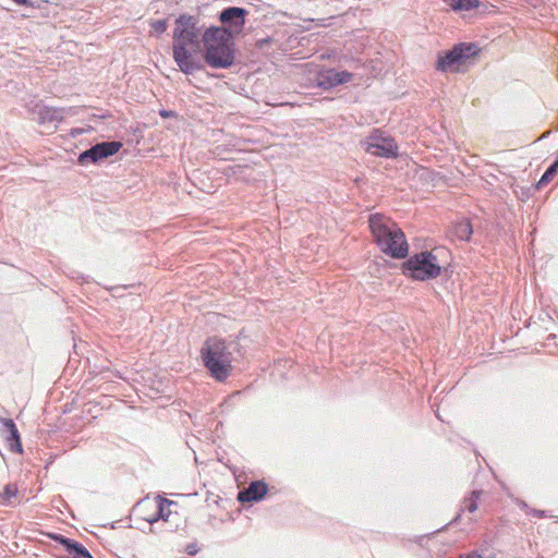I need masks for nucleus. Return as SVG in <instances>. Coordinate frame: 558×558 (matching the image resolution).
<instances>
[{
  "label": "nucleus",
  "mask_w": 558,
  "mask_h": 558,
  "mask_svg": "<svg viewBox=\"0 0 558 558\" xmlns=\"http://www.w3.org/2000/svg\"><path fill=\"white\" fill-rule=\"evenodd\" d=\"M373 236L385 254L393 258H403L408 254V243L402 230L389 218L373 215L369 218Z\"/></svg>",
  "instance_id": "nucleus-1"
},
{
  "label": "nucleus",
  "mask_w": 558,
  "mask_h": 558,
  "mask_svg": "<svg viewBox=\"0 0 558 558\" xmlns=\"http://www.w3.org/2000/svg\"><path fill=\"white\" fill-rule=\"evenodd\" d=\"M204 365L210 375L222 381L232 371L231 344L225 340L213 337L205 341L201 350Z\"/></svg>",
  "instance_id": "nucleus-2"
},
{
  "label": "nucleus",
  "mask_w": 558,
  "mask_h": 558,
  "mask_svg": "<svg viewBox=\"0 0 558 558\" xmlns=\"http://www.w3.org/2000/svg\"><path fill=\"white\" fill-rule=\"evenodd\" d=\"M205 61L215 69H227L233 63L232 41L225 28L211 27L203 37Z\"/></svg>",
  "instance_id": "nucleus-3"
},
{
  "label": "nucleus",
  "mask_w": 558,
  "mask_h": 558,
  "mask_svg": "<svg viewBox=\"0 0 558 558\" xmlns=\"http://www.w3.org/2000/svg\"><path fill=\"white\" fill-rule=\"evenodd\" d=\"M477 52V46L474 44L456 45L451 50L438 56L436 68L445 73L465 72Z\"/></svg>",
  "instance_id": "nucleus-4"
},
{
  "label": "nucleus",
  "mask_w": 558,
  "mask_h": 558,
  "mask_svg": "<svg viewBox=\"0 0 558 558\" xmlns=\"http://www.w3.org/2000/svg\"><path fill=\"white\" fill-rule=\"evenodd\" d=\"M405 271L415 280H429L439 276L441 266L434 252H422L409 258Z\"/></svg>",
  "instance_id": "nucleus-5"
},
{
  "label": "nucleus",
  "mask_w": 558,
  "mask_h": 558,
  "mask_svg": "<svg viewBox=\"0 0 558 558\" xmlns=\"http://www.w3.org/2000/svg\"><path fill=\"white\" fill-rule=\"evenodd\" d=\"M199 51L201 43L173 46V59L183 73L191 74L201 69Z\"/></svg>",
  "instance_id": "nucleus-6"
},
{
  "label": "nucleus",
  "mask_w": 558,
  "mask_h": 558,
  "mask_svg": "<svg viewBox=\"0 0 558 558\" xmlns=\"http://www.w3.org/2000/svg\"><path fill=\"white\" fill-rule=\"evenodd\" d=\"M199 34L194 17L181 15L175 21L173 31V46L198 44Z\"/></svg>",
  "instance_id": "nucleus-7"
},
{
  "label": "nucleus",
  "mask_w": 558,
  "mask_h": 558,
  "mask_svg": "<svg viewBox=\"0 0 558 558\" xmlns=\"http://www.w3.org/2000/svg\"><path fill=\"white\" fill-rule=\"evenodd\" d=\"M122 147L121 142H102L96 144L89 149L83 151L78 156V163L87 166L89 163H97L110 156L116 155Z\"/></svg>",
  "instance_id": "nucleus-8"
},
{
  "label": "nucleus",
  "mask_w": 558,
  "mask_h": 558,
  "mask_svg": "<svg viewBox=\"0 0 558 558\" xmlns=\"http://www.w3.org/2000/svg\"><path fill=\"white\" fill-rule=\"evenodd\" d=\"M363 148L378 157L389 158L397 155V145L390 137H385L377 131L362 142Z\"/></svg>",
  "instance_id": "nucleus-9"
},
{
  "label": "nucleus",
  "mask_w": 558,
  "mask_h": 558,
  "mask_svg": "<svg viewBox=\"0 0 558 558\" xmlns=\"http://www.w3.org/2000/svg\"><path fill=\"white\" fill-rule=\"evenodd\" d=\"M246 15L245 9L236 7L227 8L220 13V21L226 26L223 28L227 29L231 38L242 32Z\"/></svg>",
  "instance_id": "nucleus-10"
},
{
  "label": "nucleus",
  "mask_w": 558,
  "mask_h": 558,
  "mask_svg": "<svg viewBox=\"0 0 558 558\" xmlns=\"http://www.w3.org/2000/svg\"><path fill=\"white\" fill-rule=\"evenodd\" d=\"M172 504L173 502L168 499H162V498L157 497L153 500L140 502L138 509L141 511H151V514H148L147 517H145V520L148 521L149 523H154V522L158 521L159 519H162V520L168 519V517L170 514L169 507Z\"/></svg>",
  "instance_id": "nucleus-11"
},
{
  "label": "nucleus",
  "mask_w": 558,
  "mask_h": 558,
  "mask_svg": "<svg viewBox=\"0 0 558 558\" xmlns=\"http://www.w3.org/2000/svg\"><path fill=\"white\" fill-rule=\"evenodd\" d=\"M352 74L347 71H337L335 69L323 70L318 73V85L323 88L335 87L350 82Z\"/></svg>",
  "instance_id": "nucleus-12"
},
{
  "label": "nucleus",
  "mask_w": 558,
  "mask_h": 558,
  "mask_svg": "<svg viewBox=\"0 0 558 558\" xmlns=\"http://www.w3.org/2000/svg\"><path fill=\"white\" fill-rule=\"evenodd\" d=\"M267 493V486L263 482H253L250 486L240 492L238 499L241 502H252L260 500Z\"/></svg>",
  "instance_id": "nucleus-13"
},
{
  "label": "nucleus",
  "mask_w": 558,
  "mask_h": 558,
  "mask_svg": "<svg viewBox=\"0 0 558 558\" xmlns=\"http://www.w3.org/2000/svg\"><path fill=\"white\" fill-rule=\"evenodd\" d=\"M1 422L4 427V432L7 433V441L9 442L11 450L21 452L22 445L15 424L10 418H2Z\"/></svg>",
  "instance_id": "nucleus-14"
},
{
  "label": "nucleus",
  "mask_w": 558,
  "mask_h": 558,
  "mask_svg": "<svg viewBox=\"0 0 558 558\" xmlns=\"http://www.w3.org/2000/svg\"><path fill=\"white\" fill-rule=\"evenodd\" d=\"M35 113L40 124L58 122L63 118L61 110L46 106H37Z\"/></svg>",
  "instance_id": "nucleus-15"
},
{
  "label": "nucleus",
  "mask_w": 558,
  "mask_h": 558,
  "mask_svg": "<svg viewBox=\"0 0 558 558\" xmlns=\"http://www.w3.org/2000/svg\"><path fill=\"white\" fill-rule=\"evenodd\" d=\"M472 234V227L468 220L456 222L449 230V236L460 241H468Z\"/></svg>",
  "instance_id": "nucleus-16"
},
{
  "label": "nucleus",
  "mask_w": 558,
  "mask_h": 558,
  "mask_svg": "<svg viewBox=\"0 0 558 558\" xmlns=\"http://www.w3.org/2000/svg\"><path fill=\"white\" fill-rule=\"evenodd\" d=\"M61 543L68 549L69 554L72 555V558H93V556L87 551V549L69 538H61Z\"/></svg>",
  "instance_id": "nucleus-17"
},
{
  "label": "nucleus",
  "mask_w": 558,
  "mask_h": 558,
  "mask_svg": "<svg viewBox=\"0 0 558 558\" xmlns=\"http://www.w3.org/2000/svg\"><path fill=\"white\" fill-rule=\"evenodd\" d=\"M454 11H468L478 4V0H444Z\"/></svg>",
  "instance_id": "nucleus-18"
},
{
  "label": "nucleus",
  "mask_w": 558,
  "mask_h": 558,
  "mask_svg": "<svg viewBox=\"0 0 558 558\" xmlns=\"http://www.w3.org/2000/svg\"><path fill=\"white\" fill-rule=\"evenodd\" d=\"M557 172H558V159L546 170V172L541 178L538 184L543 185V184L548 183L549 181H551L554 179V177L557 174Z\"/></svg>",
  "instance_id": "nucleus-19"
},
{
  "label": "nucleus",
  "mask_w": 558,
  "mask_h": 558,
  "mask_svg": "<svg viewBox=\"0 0 558 558\" xmlns=\"http://www.w3.org/2000/svg\"><path fill=\"white\" fill-rule=\"evenodd\" d=\"M151 34L159 35L167 31L168 23L167 20H157L150 22Z\"/></svg>",
  "instance_id": "nucleus-20"
},
{
  "label": "nucleus",
  "mask_w": 558,
  "mask_h": 558,
  "mask_svg": "<svg viewBox=\"0 0 558 558\" xmlns=\"http://www.w3.org/2000/svg\"><path fill=\"white\" fill-rule=\"evenodd\" d=\"M16 494H17L16 487L14 485L9 484L4 487L2 496H3L4 501L10 504L11 499L14 498L16 496Z\"/></svg>",
  "instance_id": "nucleus-21"
},
{
  "label": "nucleus",
  "mask_w": 558,
  "mask_h": 558,
  "mask_svg": "<svg viewBox=\"0 0 558 558\" xmlns=\"http://www.w3.org/2000/svg\"><path fill=\"white\" fill-rule=\"evenodd\" d=\"M478 493L477 492H473L472 493V497L465 501V509L469 511V512H474L476 509H477V498H478Z\"/></svg>",
  "instance_id": "nucleus-22"
},
{
  "label": "nucleus",
  "mask_w": 558,
  "mask_h": 558,
  "mask_svg": "<svg viewBox=\"0 0 558 558\" xmlns=\"http://www.w3.org/2000/svg\"><path fill=\"white\" fill-rule=\"evenodd\" d=\"M15 3L25 5V7H33V2L31 0H13Z\"/></svg>",
  "instance_id": "nucleus-23"
},
{
  "label": "nucleus",
  "mask_w": 558,
  "mask_h": 558,
  "mask_svg": "<svg viewBox=\"0 0 558 558\" xmlns=\"http://www.w3.org/2000/svg\"><path fill=\"white\" fill-rule=\"evenodd\" d=\"M84 132H85V130H84V129H73V130H72V135H74V136H75V135H80V134H82V133H84Z\"/></svg>",
  "instance_id": "nucleus-24"
},
{
  "label": "nucleus",
  "mask_w": 558,
  "mask_h": 558,
  "mask_svg": "<svg viewBox=\"0 0 558 558\" xmlns=\"http://www.w3.org/2000/svg\"><path fill=\"white\" fill-rule=\"evenodd\" d=\"M160 116L163 117V118H168V117L172 116V112L171 111L162 110V111H160Z\"/></svg>",
  "instance_id": "nucleus-25"
}]
</instances>
